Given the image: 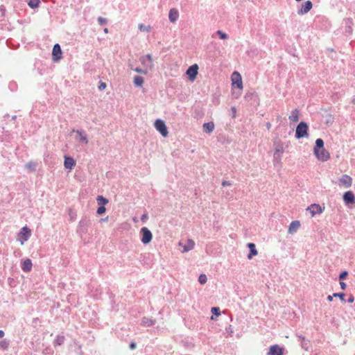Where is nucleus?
<instances>
[{"label":"nucleus","instance_id":"1","mask_svg":"<svg viewBox=\"0 0 355 355\" xmlns=\"http://www.w3.org/2000/svg\"><path fill=\"white\" fill-rule=\"evenodd\" d=\"M308 125L304 121H301L297 126L295 130V137L301 139L308 135Z\"/></svg>","mask_w":355,"mask_h":355},{"label":"nucleus","instance_id":"2","mask_svg":"<svg viewBox=\"0 0 355 355\" xmlns=\"http://www.w3.org/2000/svg\"><path fill=\"white\" fill-rule=\"evenodd\" d=\"M31 235V230L25 226L21 228V231L18 234L17 241H19L21 245H24V242L28 240Z\"/></svg>","mask_w":355,"mask_h":355},{"label":"nucleus","instance_id":"3","mask_svg":"<svg viewBox=\"0 0 355 355\" xmlns=\"http://www.w3.org/2000/svg\"><path fill=\"white\" fill-rule=\"evenodd\" d=\"M155 128L164 137H166L168 136V132L167 130L166 125L162 120L157 119L155 121Z\"/></svg>","mask_w":355,"mask_h":355},{"label":"nucleus","instance_id":"4","mask_svg":"<svg viewBox=\"0 0 355 355\" xmlns=\"http://www.w3.org/2000/svg\"><path fill=\"white\" fill-rule=\"evenodd\" d=\"M313 153L316 158L321 162H326L330 158L329 153L324 148L314 150Z\"/></svg>","mask_w":355,"mask_h":355},{"label":"nucleus","instance_id":"5","mask_svg":"<svg viewBox=\"0 0 355 355\" xmlns=\"http://www.w3.org/2000/svg\"><path fill=\"white\" fill-rule=\"evenodd\" d=\"M140 233L141 234V242L144 244L149 243L153 238V234L146 227H142L140 230Z\"/></svg>","mask_w":355,"mask_h":355},{"label":"nucleus","instance_id":"6","mask_svg":"<svg viewBox=\"0 0 355 355\" xmlns=\"http://www.w3.org/2000/svg\"><path fill=\"white\" fill-rule=\"evenodd\" d=\"M343 201L347 206L355 205V196L351 191H346L343 196Z\"/></svg>","mask_w":355,"mask_h":355},{"label":"nucleus","instance_id":"7","mask_svg":"<svg viewBox=\"0 0 355 355\" xmlns=\"http://www.w3.org/2000/svg\"><path fill=\"white\" fill-rule=\"evenodd\" d=\"M198 66L197 64H194L189 67L187 71L186 74L189 76V78L191 81H194L198 75Z\"/></svg>","mask_w":355,"mask_h":355},{"label":"nucleus","instance_id":"8","mask_svg":"<svg viewBox=\"0 0 355 355\" xmlns=\"http://www.w3.org/2000/svg\"><path fill=\"white\" fill-rule=\"evenodd\" d=\"M313 3L311 1H306L302 3L301 8L297 10L299 15H303L308 13L312 8Z\"/></svg>","mask_w":355,"mask_h":355},{"label":"nucleus","instance_id":"9","mask_svg":"<svg viewBox=\"0 0 355 355\" xmlns=\"http://www.w3.org/2000/svg\"><path fill=\"white\" fill-rule=\"evenodd\" d=\"M89 220L87 218H83L80 220L77 232L80 234H85L87 232V226L89 225Z\"/></svg>","mask_w":355,"mask_h":355},{"label":"nucleus","instance_id":"10","mask_svg":"<svg viewBox=\"0 0 355 355\" xmlns=\"http://www.w3.org/2000/svg\"><path fill=\"white\" fill-rule=\"evenodd\" d=\"M232 85H236L238 88H243V83L240 73L237 71H234L232 75Z\"/></svg>","mask_w":355,"mask_h":355},{"label":"nucleus","instance_id":"11","mask_svg":"<svg viewBox=\"0 0 355 355\" xmlns=\"http://www.w3.org/2000/svg\"><path fill=\"white\" fill-rule=\"evenodd\" d=\"M139 60L144 66H145L149 69H151L153 67V58H152L151 54H147L145 56H142L140 58Z\"/></svg>","mask_w":355,"mask_h":355},{"label":"nucleus","instance_id":"12","mask_svg":"<svg viewBox=\"0 0 355 355\" xmlns=\"http://www.w3.org/2000/svg\"><path fill=\"white\" fill-rule=\"evenodd\" d=\"M284 348L278 345H273L270 347L267 355H283Z\"/></svg>","mask_w":355,"mask_h":355},{"label":"nucleus","instance_id":"13","mask_svg":"<svg viewBox=\"0 0 355 355\" xmlns=\"http://www.w3.org/2000/svg\"><path fill=\"white\" fill-rule=\"evenodd\" d=\"M62 50L60 46L58 44H55L53 46L52 51V55L53 60L57 61L61 58Z\"/></svg>","mask_w":355,"mask_h":355},{"label":"nucleus","instance_id":"14","mask_svg":"<svg viewBox=\"0 0 355 355\" xmlns=\"http://www.w3.org/2000/svg\"><path fill=\"white\" fill-rule=\"evenodd\" d=\"M340 184L344 185L346 188H349L352 184V178L348 175H343L340 179Z\"/></svg>","mask_w":355,"mask_h":355},{"label":"nucleus","instance_id":"15","mask_svg":"<svg viewBox=\"0 0 355 355\" xmlns=\"http://www.w3.org/2000/svg\"><path fill=\"white\" fill-rule=\"evenodd\" d=\"M300 227V223L299 220H293L291 223L288 227V232L290 234L295 233Z\"/></svg>","mask_w":355,"mask_h":355},{"label":"nucleus","instance_id":"16","mask_svg":"<svg viewBox=\"0 0 355 355\" xmlns=\"http://www.w3.org/2000/svg\"><path fill=\"white\" fill-rule=\"evenodd\" d=\"M273 146L275 147V152L277 153H283L284 151V147L283 142L277 139L274 141Z\"/></svg>","mask_w":355,"mask_h":355},{"label":"nucleus","instance_id":"17","mask_svg":"<svg viewBox=\"0 0 355 355\" xmlns=\"http://www.w3.org/2000/svg\"><path fill=\"white\" fill-rule=\"evenodd\" d=\"M32 261L30 259H26L24 260L21 263V269L24 272H30L32 269Z\"/></svg>","mask_w":355,"mask_h":355},{"label":"nucleus","instance_id":"18","mask_svg":"<svg viewBox=\"0 0 355 355\" xmlns=\"http://www.w3.org/2000/svg\"><path fill=\"white\" fill-rule=\"evenodd\" d=\"M179 17V12L177 9L171 8L168 13V18L171 22L175 23Z\"/></svg>","mask_w":355,"mask_h":355},{"label":"nucleus","instance_id":"19","mask_svg":"<svg viewBox=\"0 0 355 355\" xmlns=\"http://www.w3.org/2000/svg\"><path fill=\"white\" fill-rule=\"evenodd\" d=\"M75 165V161L72 157H65L64 166L66 168L71 169Z\"/></svg>","mask_w":355,"mask_h":355},{"label":"nucleus","instance_id":"20","mask_svg":"<svg viewBox=\"0 0 355 355\" xmlns=\"http://www.w3.org/2000/svg\"><path fill=\"white\" fill-rule=\"evenodd\" d=\"M195 245V242L192 239H188L185 245H183L182 252H186L191 250Z\"/></svg>","mask_w":355,"mask_h":355},{"label":"nucleus","instance_id":"21","mask_svg":"<svg viewBox=\"0 0 355 355\" xmlns=\"http://www.w3.org/2000/svg\"><path fill=\"white\" fill-rule=\"evenodd\" d=\"M248 247L249 248V249L250 250V252L248 255V258L249 259H251L253 256H256L258 254V252H257V250L256 249L255 245L254 243H249L248 244Z\"/></svg>","mask_w":355,"mask_h":355},{"label":"nucleus","instance_id":"22","mask_svg":"<svg viewBox=\"0 0 355 355\" xmlns=\"http://www.w3.org/2000/svg\"><path fill=\"white\" fill-rule=\"evenodd\" d=\"M308 209L310 210L312 216H314L316 214L322 213V209L320 205L313 204L308 207Z\"/></svg>","mask_w":355,"mask_h":355},{"label":"nucleus","instance_id":"23","mask_svg":"<svg viewBox=\"0 0 355 355\" xmlns=\"http://www.w3.org/2000/svg\"><path fill=\"white\" fill-rule=\"evenodd\" d=\"M155 323V321L152 318L144 317L141 320V325L144 327H151L153 326Z\"/></svg>","mask_w":355,"mask_h":355},{"label":"nucleus","instance_id":"24","mask_svg":"<svg viewBox=\"0 0 355 355\" xmlns=\"http://www.w3.org/2000/svg\"><path fill=\"white\" fill-rule=\"evenodd\" d=\"M214 129V124L213 122L205 123L203 124V130L206 133H211Z\"/></svg>","mask_w":355,"mask_h":355},{"label":"nucleus","instance_id":"25","mask_svg":"<svg viewBox=\"0 0 355 355\" xmlns=\"http://www.w3.org/2000/svg\"><path fill=\"white\" fill-rule=\"evenodd\" d=\"M289 120L293 122H297L299 120V111L295 109L291 112V115L288 117Z\"/></svg>","mask_w":355,"mask_h":355},{"label":"nucleus","instance_id":"26","mask_svg":"<svg viewBox=\"0 0 355 355\" xmlns=\"http://www.w3.org/2000/svg\"><path fill=\"white\" fill-rule=\"evenodd\" d=\"M76 132L80 136V141L84 142L85 144L88 143L87 137L83 130H77Z\"/></svg>","mask_w":355,"mask_h":355},{"label":"nucleus","instance_id":"27","mask_svg":"<svg viewBox=\"0 0 355 355\" xmlns=\"http://www.w3.org/2000/svg\"><path fill=\"white\" fill-rule=\"evenodd\" d=\"M134 84L137 87H142L144 84V78L141 76H137L134 78Z\"/></svg>","mask_w":355,"mask_h":355},{"label":"nucleus","instance_id":"28","mask_svg":"<svg viewBox=\"0 0 355 355\" xmlns=\"http://www.w3.org/2000/svg\"><path fill=\"white\" fill-rule=\"evenodd\" d=\"M37 167V164L34 162H29L25 165V168L29 171H35Z\"/></svg>","mask_w":355,"mask_h":355},{"label":"nucleus","instance_id":"29","mask_svg":"<svg viewBox=\"0 0 355 355\" xmlns=\"http://www.w3.org/2000/svg\"><path fill=\"white\" fill-rule=\"evenodd\" d=\"M324 148V141L322 139H317L315 141V146L313 148V151Z\"/></svg>","mask_w":355,"mask_h":355},{"label":"nucleus","instance_id":"30","mask_svg":"<svg viewBox=\"0 0 355 355\" xmlns=\"http://www.w3.org/2000/svg\"><path fill=\"white\" fill-rule=\"evenodd\" d=\"M96 200L98 205L105 206V205L108 203V200L104 198L103 196H98L96 198Z\"/></svg>","mask_w":355,"mask_h":355},{"label":"nucleus","instance_id":"31","mask_svg":"<svg viewBox=\"0 0 355 355\" xmlns=\"http://www.w3.org/2000/svg\"><path fill=\"white\" fill-rule=\"evenodd\" d=\"M64 336L62 335H58L56 336L55 340H54V345H61L64 342Z\"/></svg>","mask_w":355,"mask_h":355},{"label":"nucleus","instance_id":"32","mask_svg":"<svg viewBox=\"0 0 355 355\" xmlns=\"http://www.w3.org/2000/svg\"><path fill=\"white\" fill-rule=\"evenodd\" d=\"M138 28H139V31H141L142 32H146V33L150 32L151 30L150 26H149V25L146 26L144 24H139L138 26Z\"/></svg>","mask_w":355,"mask_h":355},{"label":"nucleus","instance_id":"33","mask_svg":"<svg viewBox=\"0 0 355 355\" xmlns=\"http://www.w3.org/2000/svg\"><path fill=\"white\" fill-rule=\"evenodd\" d=\"M40 3V0H29L28 2V5L31 8H35L39 6Z\"/></svg>","mask_w":355,"mask_h":355},{"label":"nucleus","instance_id":"34","mask_svg":"<svg viewBox=\"0 0 355 355\" xmlns=\"http://www.w3.org/2000/svg\"><path fill=\"white\" fill-rule=\"evenodd\" d=\"M198 282L200 284H205L207 282V277L206 275L201 274L198 277Z\"/></svg>","mask_w":355,"mask_h":355},{"label":"nucleus","instance_id":"35","mask_svg":"<svg viewBox=\"0 0 355 355\" xmlns=\"http://www.w3.org/2000/svg\"><path fill=\"white\" fill-rule=\"evenodd\" d=\"M216 34L222 40H225L228 37V35L223 31L218 30L216 32Z\"/></svg>","mask_w":355,"mask_h":355},{"label":"nucleus","instance_id":"36","mask_svg":"<svg viewBox=\"0 0 355 355\" xmlns=\"http://www.w3.org/2000/svg\"><path fill=\"white\" fill-rule=\"evenodd\" d=\"M282 153H274L273 157H274V161H275V162L281 163V160H282Z\"/></svg>","mask_w":355,"mask_h":355},{"label":"nucleus","instance_id":"37","mask_svg":"<svg viewBox=\"0 0 355 355\" xmlns=\"http://www.w3.org/2000/svg\"><path fill=\"white\" fill-rule=\"evenodd\" d=\"M9 342L6 340H2L0 341V347L3 349H6L8 347Z\"/></svg>","mask_w":355,"mask_h":355},{"label":"nucleus","instance_id":"38","mask_svg":"<svg viewBox=\"0 0 355 355\" xmlns=\"http://www.w3.org/2000/svg\"><path fill=\"white\" fill-rule=\"evenodd\" d=\"M333 296H334V297L340 298L342 301H345V294L343 293H335L333 294Z\"/></svg>","mask_w":355,"mask_h":355},{"label":"nucleus","instance_id":"39","mask_svg":"<svg viewBox=\"0 0 355 355\" xmlns=\"http://www.w3.org/2000/svg\"><path fill=\"white\" fill-rule=\"evenodd\" d=\"M106 211V209L104 206L100 205L99 207L97 209L96 213L98 215H101L104 214Z\"/></svg>","mask_w":355,"mask_h":355},{"label":"nucleus","instance_id":"40","mask_svg":"<svg viewBox=\"0 0 355 355\" xmlns=\"http://www.w3.org/2000/svg\"><path fill=\"white\" fill-rule=\"evenodd\" d=\"M98 24L101 25V26H103V25H105L107 23V19L103 17H98Z\"/></svg>","mask_w":355,"mask_h":355},{"label":"nucleus","instance_id":"41","mask_svg":"<svg viewBox=\"0 0 355 355\" xmlns=\"http://www.w3.org/2000/svg\"><path fill=\"white\" fill-rule=\"evenodd\" d=\"M211 313L216 315V316H218L220 315V309L218 307H212L211 308Z\"/></svg>","mask_w":355,"mask_h":355},{"label":"nucleus","instance_id":"42","mask_svg":"<svg viewBox=\"0 0 355 355\" xmlns=\"http://www.w3.org/2000/svg\"><path fill=\"white\" fill-rule=\"evenodd\" d=\"M301 346L305 350H308V349H309V340H307L306 339H305V340H302L301 342Z\"/></svg>","mask_w":355,"mask_h":355},{"label":"nucleus","instance_id":"43","mask_svg":"<svg viewBox=\"0 0 355 355\" xmlns=\"http://www.w3.org/2000/svg\"><path fill=\"white\" fill-rule=\"evenodd\" d=\"M134 70H135V71H136L137 73H143V74H146L147 73V70L146 69H142L139 68V67L135 68Z\"/></svg>","mask_w":355,"mask_h":355},{"label":"nucleus","instance_id":"44","mask_svg":"<svg viewBox=\"0 0 355 355\" xmlns=\"http://www.w3.org/2000/svg\"><path fill=\"white\" fill-rule=\"evenodd\" d=\"M348 275V272L347 271H343L340 275H339V279L340 280H342V279H344L346 278V277Z\"/></svg>","mask_w":355,"mask_h":355},{"label":"nucleus","instance_id":"45","mask_svg":"<svg viewBox=\"0 0 355 355\" xmlns=\"http://www.w3.org/2000/svg\"><path fill=\"white\" fill-rule=\"evenodd\" d=\"M106 86L107 85L105 83L101 82L100 85H98V89L99 90H103L104 89H105Z\"/></svg>","mask_w":355,"mask_h":355},{"label":"nucleus","instance_id":"46","mask_svg":"<svg viewBox=\"0 0 355 355\" xmlns=\"http://www.w3.org/2000/svg\"><path fill=\"white\" fill-rule=\"evenodd\" d=\"M148 214L146 213H144L141 217V220L142 222H146V220L148 219Z\"/></svg>","mask_w":355,"mask_h":355},{"label":"nucleus","instance_id":"47","mask_svg":"<svg viewBox=\"0 0 355 355\" xmlns=\"http://www.w3.org/2000/svg\"><path fill=\"white\" fill-rule=\"evenodd\" d=\"M136 347H137V344H136V343H135V342H131V343H130V349L133 350V349H135L136 348Z\"/></svg>","mask_w":355,"mask_h":355},{"label":"nucleus","instance_id":"48","mask_svg":"<svg viewBox=\"0 0 355 355\" xmlns=\"http://www.w3.org/2000/svg\"><path fill=\"white\" fill-rule=\"evenodd\" d=\"M222 185L224 186V187L225 186H231L232 183L230 181L224 180L222 182Z\"/></svg>","mask_w":355,"mask_h":355},{"label":"nucleus","instance_id":"49","mask_svg":"<svg viewBox=\"0 0 355 355\" xmlns=\"http://www.w3.org/2000/svg\"><path fill=\"white\" fill-rule=\"evenodd\" d=\"M340 286L341 289H343V290H345L347 287L346 284L343 282H340Z\"/></svg>","mask_w":355,"mask_h":355},{"label":"nucleus","instance_id":"50","mask_svg":"<svg viewBox=\"0 0 355 355\" xmlns=\"http://www.w3.org/2000/svg\"><path fill=\"white\" fill-rule=\"evenodd\" d=\"M354 297L353 295H351L347 300V302L352 303V302H354Z\"/></svg>","mask_w":355,"mask_h":355},{"label":"nucleus","instance_id":"51","mask_svg":"<svg viewBox=\"0 0 355 355\" xmlns=\"http://www.w3.org/2000/svg\"><path fill=\"white\" fill-rule=\"evenodd\" d=\"M271 123L270 122H267L266 124V126L268 130H270V128H271Z\"/></svg>","mask_w":355,"mask_h":355},{"label":"nucleus","instance_id":"52","mask_svg":"<svg viewBox=\"0 0 355 355\" xmlns=\"http://www.w3.org/2000/svg\"><path fill=\"white\" fill-rule=\"evenodd\" d=\"M333 297H334V296H333V295H328L327 296L328 301H329V302L332 301L333 300Z\"/></svg>","mask_w":355,"mask_h":355},{"label":"nucleus","instance_id":"53","mask_svg":"<svg viewBox=\"0 0 355 355\" xmlns=\"http://www.w3.org/2000/svg\"><path fill=\"white\" fill-rule=\"evenodd\" d=\"M298 338L299 339L301 340V342L302 340H305V337H304L303 336L300 335V336H298Z\"/></svg>","mask_w":355,"mask_h":355},{"label":"nucleus","instance_id":"54","mask_svg":"<svg viewBox=\"0 0 355 355\" xmlns=\"http://www.w3.org/2000/svg\"><path fill=\"white\" fill-rule=\"evenodd\" d=\"M4 336V331L2 330H0V338H3Z\"/></svg>","mask_w":355,"mask_h":355},{"label":"nucleus","instance_id":"55","mask_svg":"<svg viewBox=\"0 0 355 355\" xmlns=\"http://www.w3.org/2000/svg\"><path fill=\"white\" fill-rule=\"evenodd\" d=\"M103 31H104L105 33H108V28H105Z\"/></svg>","mask_w":355,"mask_h":355},{"label":"nucleus","instance_id":"56","mask_svg":"<svg viewBox=\"0 0 355 355\" xmlns=\"http://www.w3.org/2000/svg\"><path fill=\"white\" fill-rule=\"evenodd\" d=\"M107 220H108V217H106L105 218H102L101 221H104L105 222V221H107Z\"/></svg>","mask_w":355,"mask_h":355},{"label":"nucleus","instance_id":"57","mask_svg":"<svg viewBox=\"0 0 355 355\" xmlns=\"http://www.w3.org/2000/svg\"><path fill=\"white\" fill-rule=\"evenodd\" d=\"M232 110L233 112H236V108L235 107H232Z\"/></svg>","mask_w":355,"mask_h":355},{"label":"nucleus","instance_id":"58","mask_svg":"<svg viewBox=\"0 0 355 355\" xmlns=\"http://www.w3.org/2000/svg\"><path fill=\"white\" fill-rule=\"evenodd\" d=\"M133 220H134L135 222H137V218H133Z\"/></svg>","mask_w":355,"mask_h":355},{"label":"nucleus","instance_id":"59","mask_svg":"<svg viewBox=\"0 0 355 355\" xmlns=\"http://www.w3.org/2000/svg\"><path fill=\"white\" fill-rule=\"evenodd\" d=\"M236 112H232V114H235ZM233 117H234V115H233Z\"/></svg>","mask_w":355,"mask_h":355},{"label":"nucleus","instance_id":"60","mask_svg":"<svg viewBox=\"0 0 355 355\" xmlns=\"http://www.w3.org/2000/svg\"><path fill=\"white\" fill-rule=\"evenodd\" d=\"M353 103H355V98L353 100Z\"/></svg>","mask_w":355,"mask_h":355}]
</instances>
